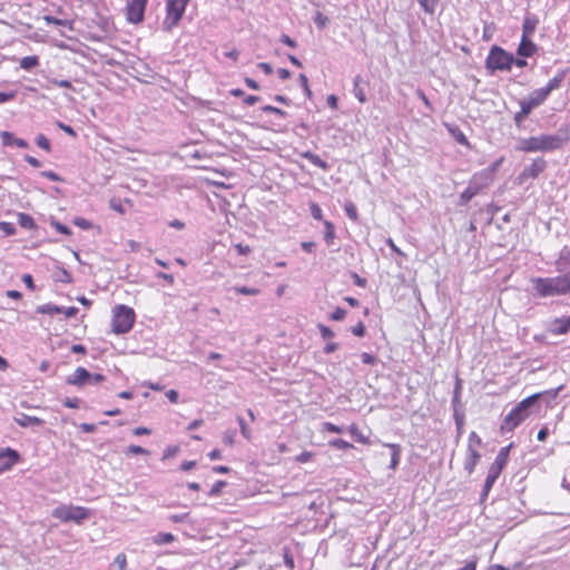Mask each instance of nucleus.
<instances>
[{
	"mask_svg": "<svg viewBox=\"0 0 570 570\" xmlns=\"http://www.w3.org/2000/svg\"><path fill=\"white\" fill-rule=\"evenodd\" d=\"M569 140V126H561L553 135L543 134L528 138H519L514 149L522 153H550L561 149Z\"/></svg>",
	"mask_w": 570,
	"mask_h": 570,
	"instance_id": "f257e3e1",
	"label": "nucleus"
},
{
	"mask_svg": "<svg viewBox=\"0 0 570 570\" xmlns=\"http://www.w3.org/2000/svg\"><path fill=\"white\" fill-rule=\"evenodd\" d=\"M533 296L540 298L570 294V271L554 277H532Z\"/></svg>",
	"mask_w": 570,
	"mask_h": 570,
	"instance_id": "f03ea898",
	"label": "nucleus"
},
{
	"mask_svg": "<svg viewBox=\"0 0 570 570\" xmlns=\"http://www.w3.org/2000/svg\"><path fill=\"white\" fill-rule=\"evenodd\" d=\"M535 405V396H528L519 402L503 419L501 431L512 432L518 428L530 414V409Z\"/></svg>",
	"mask_w": 570,
	"mask_h": 570,
	"instance_id": "7ed1b4c3",
	"label": "nucleus"
},
{
	"mask_svg": "<svg viewBox=\"0 0 570 570\" xmlns=\"http://www.w3.org/2000/svg\"><path fill=\"white\" fill-rule=\"evenodd\" d=\"M51 515L61 522H75L81 524L85 520L91 517V511L88 508L72 504H59L56 507Z\"/></svg>",
	"mask_w": 570,
	"mask_h": 570,
	"instance_id": "20e7f679",
	"label": "nucleus"
},
{
	"mask_svg": "<svg viewBox=\"0 0 570 570\" xmlns=\"http://www.w3.org/2000/svg\"><path fill=\"white\" fill-rule=\"evenodd\" d=\"M135 312L126 305H117L112 309V331L116 334L128 333L135 323Z\"/></svg>",
	"mask_w": 570,
	"mask_h": 570,
	"instance_id": "39448f33",
	"label": "nucleus"
},
{
	"mask_svg": "<svg viewBox=\"0 0 570 570\" xmlns=\"http://www.w3.org/2000/svg\"><path fill=\"white\" fill-rule=\"evenodd\" d=\"M189 0H166V16L163 20V30L170 32L179 24Z\"/></svg>",
	"mask_w": 570,
	"mask_h": 570,
	"instance_id": "423d86ee",
	"label": "nucleus"
},
{
	"mask_svg": "<svg viewBox=\"0 0 570 570\" xmlns=\"http://www.w3.org/2000/svg\"><path fill=\"white\" fill-rule=\"evenodd\" d=\"M514 62L513 55L499 46H493L485 60V66L491 71H509Z\"/></svg>",
	"mask_w": 570,
	"mask_h": 570,
	"instance_id": "0eeeda50",
	"label": "nucleus"
},
{
	"mask_svg": "<svg viewBox=\"0 0 570 570\" xmlns=\"http://www.w3.org/2000/svg\"><path fill=\"white\" fill-rule=\"evenodd\" d=\"M509 450H510V445L505 446V448H502L499 451V453H498L494 462L490 466L488 475L485 478L484 485H483V491H482V497H487L488 495L489 491L491 490V488L493 487L494 482L499 478L503 466L507 463Z\"/></svg>",
	"mask_w": 570,
	"mask_h": 570,
	"instance_id": "6e6552de",
	"label": "nucleus"
},
{
	"mask_svg": "<svg viewBox=\"0 0 570 570\" xmlns=\"http://www.w3.org/2000/svg\"><path fill=\"white\" fill-rule=\"evenodd\" d=\"M148 0H128L127 19L131 23H139L144 20V13Z\"/></svg>",
	"mask_w": 570,
	"mask_h": 570,
	"instance_id": "1a4fd4ad",
	"label": "nucleus"
},
{
	"mask_svg": "<svg viewBox=\"0 0 570 570\" xmlns=\"http://www.w3.org/2000/svg\"><path fill=\"white\" fill-rule=\"evenodd\" d=\"M547 96L540 89H535L529 94V96L520 100V107H523L529 114L537 107L541 106L546 100Z\"/></svg>",
	"mask_w": 570,
	"mask_h": 570,
	"instance_id": "9d476101",
	"label": "nucleus"
},
{
	"mask_svg": "<svg viewBox=\"0 0 570 570\" xmlns=\"http://www.w3.org/2000/svg\"><path fill=\"white\" fill-rule=\"evenodd\" d=\"M92 374L89 373L85 367H77L73 374L69 375L66 382L73 386H85L92 383Z\"/></svg>",
	"mask_w": 570,
	"mask_h": 570,
	"instance_id": "9b49d317",
	"label": "nucleus"
},
{
	"mask_svg": "<svg viewBox=\"0 0 570 570\" xmlns=\"http://www.w3.org/2000/svg\"><path fill=\"white\" fill-rule=\"evenodd\" d=\"M19 453L13 449H0V474L10 470L19 461Z\"/></svg>",
	"mask_w": 570,
	"mask_h": 570,
	"instance_id": "f8f14e48",
	"label": "nucleus"
},
{
	"mask_svg": "<svg viewBox=\"0 0 570 570\" xmlns=\"http://www.w3.org/2000/svg\"><path fill=\"white\" fill-rule=\"evenodd\" d=\"M547 168V161L542 157L532 160L531 165L524 167L521 173L522 178H537Z\"/></svg>",
	"mask_w": 570,
	"mask_h": 570,
	"instance_id": "ddd939ff",
	"label": "nucleus"
},
{
	"mask_svg": "<svg viewBox=\"0 0 570 570\" xmlns=\"http://www.w3.org/2000/svg\"><path fill=\"white\" fill-rule=\"evenodd\" d=\"M570 331V316L554 318L549 324V332L553 335H563Z\"/></svg>",
	"mask_w": 570,
	"mask_h": 570,
	"instance_id": "4468645a",
	"label": "nucleus"
},
{
	"mask_svg": "<svg viewBox=\"0 0 570 570\" xmlns=\"http://www.w3.org/2000/svg\"><path fill=\"white\" fill-rule=\"evenodd\" d=\"M562 389L563 385H560L552 390H547L540 393L532 394L531 396H535V404L538 402H544L547 406H552Z\"/></svg>",
	"mask_w": 570,
	"mask_h": 570,
	"instance_id": "2eb2a0df",
	"label": "nucleus"
},
{
	"mask_svg": "<svg viewBox=\"0 0 570 570\" xmlns=\"http://www.w3.org/2000/svg\"><path fill=\"white\" fill-rule=\"evenodd\" d=\"M493 181V177L490 176V174L485 170V169H482L478 173H475L470 183L480 191L482 190L483 188L490 186V184Z\"/></svg>",
	"mask_w": 570,
	"mask_h": 570,
	"instance_id": "dca6fc26",
	"label": "nucleus"
},
{
	"mask_svg": "<svg viewBox=\"0 0 570 570\" xmlns=\"http://www.w3.org/2000/svg\"><path fill=\"white\" fill-rule=\"evenodd\" d=\"M13 421L21 428L40 426L45 421L37 416H31L24 413H19L13 417Z\"/></svg>",
	"mask_w": 570,
	"mask_h": 570,
	"instance_id": "f3484780",
	"label": "nucleus"
},
{
	"mask_svg": "<svg viewBox=\"0 0 570 570\" xmlns=\"http://www.w3.org/2000/svg\"><path fill=\"white\" fill-rule=\"evenodd\" d=\"M567 76V70H560L552 79L549 80L546 87L539 88L547 97L553 91L561 87L564 78Z\"/></svg>",
	"mask_w": 570,
	"mask_h": 570,
	"instance_id": "a211bd4d",
	"label": "nucleus"
},
{
	"mask_svg": "<svg viewBox=\"0 0 570 570\" xmlns=\"http://www.w3.org/2000/svg\"><path fill=\"white\" fill-rule=\"evenodd\" d=\"M1 138H2V144L4 146H10V147L16 146L18 148H23V149L29 147V144L27 140L17 138L13 134H11L9 131H2Z\"/></svg>",
	"mask_w": 570,
	"mask_h": 570,
	"instance_id": "6ab92c4d",
	"label": "nucleus"
},
{
	"mask_svg": "<svg viewBox=\"0 0 570 570\" xmlns=\"http://www.w3.org/2000/svg\"><path fill=\"white\" fill-rule=\"evenodd\" d=\"M535 51L537 46L528 37H522L517 53L521 57H531Z\"/></svg>",
	"mask_w": 570,
	"mask_h": 570,
	"instance_id": "aec40b11",
	"label": "nucleus"
},
{
	"mask_svg": "<svg viewBox=\"0 0 570 570\" xmlns=\"http://www.w3.org/2000/svg\"><path fill=\"white\" fill-rule=\"evenodd\" d=\"M480 459L481 454L479 453L478 449H468V454L464 461V469L469 474L474 471V468Z\"/></svg>",
	"mask_w": 570,
	"mask_h": 570,
	"instance_id": "412c9836",
	"label": "nucleus"
},
{
	"mask_svg": "<svg viewBox=\"0 0 570 570\" xmlns=\"http://www.w3.org/2000/svg\"><path fill=\"white\" fill-rule=\"evenodd\" d=\"M570 266V249L564 247L556 262V269L559 273L564 272Z\"/></svg>",
	"mask_w": 570,
	"mask_h": 570,
	"instance_id": "4be33fe9",
	"label": "nucleus"
},
{
	"mask_svg": "<svg viewBox=\"0 0 570 570\" xmlns=\"http://www.w3.org/2000/svg\"><path fill=\"white\" fill-rule=\"evenodd\" d=\"M446 128L458 144L470 147V142H469L466 136L463 134V131L458 126L448 125Z\"/></svg>",
	"mask_w": 570,
	"mask_h": 570,
	"instance_id": "5701e85b",
	"label": "nucleus"
},
{
	"mask_svg": "<svg viewBox=\"0 0 570 570\" xmlns=\"http://www.w3.org/2000/svg\"><path fill=\"white\" fill-rule=\"evenodd\" d=\"M301 156L305 159H307L311 164H313L314 166L323 169V170H327L328 169V165L326 161H324L318 155L312 153V151H304L301 154Z\"/></svg>",
	"mask_w": 570,
	"mask_h": 570,
	"instance_id": "b1692460",
	"label": "nucleus"
},
{
	"mask_svg": "<svg viewBox=\"0 0 570 570\" xmlns=\"http://www.w3.org/2000/svg\"><path fill=\"white\" fill-rule=\"evenodd\" d=\"M385 446L389 448L391 451L390 469L395 470L400 463L401 446L399 444H393V443L385 444Z\"/></svg>",
	"mask_w": 570,
	"mask_h": 570,
	"instance_id": "393cba45",
	"label": "nucleus"
},
{
	"mask_svg": "<svg viewBox=\"0 0 570 570\" xmlns=\"http://www.w3.org/2000/svg\"><path fill=\"white\" fill-rule=\"evenodd\" d=\"M363 82V79L361 76H356L353 80V94L356 97V99L364 104L366 102V95L364 88L361 87V83Z\"/></svg>",
	"mask_w": 570,
	"mask_h": 570,
	"instance_id": "a878e982",
	"label": "nucleus"
},
{
	"mask_svg": "<svg viewBox=\"0 0 570 570\" xmlns=\"http://www.w3.org/2000/svg\"><path fill=\"white\" fill-rule=\"evenodd\" d=\"M19 65L20 68L29 71L39 65V59L37 56H27L20 59Z\"/></svg>",
	"mask_w": 570,
	"mask_h": 570,
	"instance_id": "bb28decb",
	"label": "nucleus"
},
{
	"mask_svg": "<svg viewBox=\"0 0 570 570\" xmlns=\"http://www.w3.org/2000/svg\"><path fill=\"white\" fill-rule=\"evenodd\" d=\"M538 20L535 18L527 17L522 26V37H528L533 33Z\"/></svg>",
	"mask_w": 570,
	"mask_h": 570,
	"instance_id": "cd10ccee",
	"label": "nucleus"
},
{
	"mask_svg": "<svg viewBox=\"0 0 570 570\" xmlns=\"http://www.w3.org/2000/svg\"><path fill=\"white\" fill-rule=\"evenodd\" d=\"M478 194L479 190L471 183H469V186L460 195L461 204H468Z\"/></svg>",
	"mask_w": 570,
	"mask_h": 570,
	"instance_id": "c85d7f7f",
	"label": "nucleus"
},
{
	"mask_svg": "<svg viewBox=\"0 0 570 570\" xmlns=\"http://www.w3.org/2000/svg\"><path fill=\"white\" fill-rule=\"evenodd\" d=\"M61 312H62V307L57 306L51 303L43 304V305H40L37 307V313H40V314L53 315V314H60Z\"/></svg>",
	"mask_w": 570,
	"mask_h": 570,
	"instance_id": "c756f323",
	"label": "nucleus"
},
{
	"mask_svg": "<svg viewBox=\"0 0 570 570\" xmlns=\"http://www.w3.org/2000/svg\"><path fill=\"white\" fill-rule=\"evenodd\" d=\"M425 13L434 14L440 0H417Z\"/></svg>",
	"mask_w": 570,
	"mask_h": 570,
	"instance_id": "7c9ffc66",
	"label": "nucleus"
},
{
	"mask_svg": "<svg viewBox=\"0 0 570 570\" xmlns=\"http://www.w3.org/2000/svg\"><path fill=\"white\" fill-rule=\"evenodd\" d=\"M18 223L22 228L26 229H32L36 226L33 218L24 213L18 214Z\"/></svg>",
	"mask_w": 570,
	"mask_h": 570,
	"instance_id": "2f4dec72",
	"label": "nucleus"
},
{
	"mask_svg": "<svg viewBox=\"0 0 570 570\" xmlns=\"http://www.w3.org/2000/svg\"><path fill=\"white\" fill-rule=\"evenodd\" d=\"M324 227H325L324 239L327 243V245H331V244H333V240L335 238V227L328 220L324 222Z\"/></svg>",
	"mask_w": 570,
	"mask_h": 570,
	"instance_id": "473e14b6",
	"label": "nucleus"
},
{
	"mask_svg": "<svg viewBox=\"0 0 570 570\" xmlns=\"http://www.w3.org/2000/svg\"><path fill=\"white\" fill-rule=\"evenodd\" d=\"M344 210L346 213V216L353 220L356 222L358 218L356 206L352 202H346L344 205Z\"/></svg>",
	"mask_w": 570,
	"mask_h": 570,
	"instance_id": "72a5a7b5",
	"label": "nucleus"
},
{
	"mask_svg": "<svg viewBox=\"0 0 570 570\" xmlns=\"http://www.w3.org/2000/svg\"><path fill=\"white\" fill-rule=\"evenodd\" d=\"M175 540V537L169 532H161L155 537V543L167 544Z\"/></svg>",
	"mask_w": 570,
	"mask_h": 570,
	"instance_id": "f704fd0d",
	"label": "nucleus"
},
{
	"mask_svg": "<svg viewBox=\"0 0 570 570\" xmlns=\"http://www.w3.org/2000/svg\"><path fill=\"white\" fill-rule=\"evenodd\" d=\"M236 293L238 294H242V295H249V296H255V295H258L259 294V289L258 288H255V287H247V286H235L233 288Z\"/></svg>",
	"mask_w": 570,
	"mask_h": 570,
	"instance_id": "c9c22d12",
	"label": "nucleus"
},
{
	"mask_svg": "<svg viewBox=\"0 0 570 570\" xmlns=\"http://www.w3.org/2000/svg\"><path fill=\"white\" fill-rule=\"evenodd\" d=\"M328 444L332 446V448H335L337 450H347V449H351L353 448V445L351 443H348L347 441L343 440V439H334V440H331L328 442Z\"/></svg>",
	"mask_w": 570,
	"mask_h": 570,
	"instance_id": "e433bc0d",
	"label": "nucleus"
},
{
	"mask_svg": "<svg viewBox=\"0 0 570 570\" xmlns=\"http://www.w3.org/2000/svg\"><path fill=\"white\" fill-rule=\"evenodd\" d=\"M36 144L39 148L46 150V151H50L51 150V146H50V141L49 139L42 135V134H39L37 137H36Z\"/></svg>",
	"mask_w": 570,
	"mask_h": 570,
	"instance_id": "4c0bfd02",
	"label": "nucleus"
},
{
	"mask_svg": "<svg viewBox=\"0 0 570 570\" xmlns=\"http://www.w3.org/2000/svg\"><path fill=\"white\" fill-rule=\"evenodd\" d=\"M481 445V438L472 431L468 440V449H478Z\"/></svg>",
	"mask_w": 570,
	"mask_h": 570,
	"instance_id": "58836bf2",
	"label": "nucleus"
},
{
	"mask_svg": "<svg viewBox=\"0 0 570 570\" xmlns=\"http://www.w3.org/2000/svg\"><path fill=\"white\" fill-rule=\"evenodd\" d=\"M225 487H226V482H225V481H222V480L216 481V482L213 484V487H212V489H210V491H209V493H208V494H209V497H218V495L220 494L222 490H223Z\"/></svg>",
	"mask_w": 570,
	"mask_h": 570,
	"instance_id": "ea45409f",
	"label": "nucleus"
},
{
	"mask_svg": "<svg viewBox=\"0 0 570 570\" xmlns=\"http://www.w3.org/2000/svg\"><path fill=\"white\" fill-rule=\"evenodd\" d=\"M529 115L530 114L523 109V107H520V111H518L513 117L514 124L520 127Z\"/></svg>",
	"mask_w": 570,
	"mask_h": 570,
	"instance_id": "a19ab883",
	"label": "nucleus"
},
{
	"mask_svg": "<svg viewBox=\"0 0 570 570\" xmlns=\"http://www.w3.org/2000/svg\"><path fill=\"white\" fill-rule=\"evenodd\" d=\"M262 110L267 114H275L283 118L287 116L286 111H284L283 109H279L277 107L271 106V105H266V106L262 107Z\"/></svg>",
	"mask_w": 570,
	"mask_h": 570,
	"instance_id": "79ce46f5",
	"label": "nucleus"
},
{
	"mask_svg": "<svg viewBox=\"0 0 570 570\" xmlns=\"http://www.w3.org/2000/svg\"><path fill=\"white\" fill-rule=\"evenodd\" d=\"M309 210H311V215L314 219H316V220L323 219V212L316 203H311Z\"/></svg>",
	"mask_w": 570,
	"mask_h": 570,
	"instance_id": "37998d69",
	"label": "nucleus"
},
{
	"mask_svg": "<svg viewBox=\"0 0 570 570\" xmlns=\"http://www.w3.org/2000/svg\"><path fill=\"white\" fill-rule=\"evenodd\" d=\"M0 229L8 236L16 234L14 225L9 222H0Z\"/></svg>",
	"mask_w": 570,
	"mask_h": 570,
	"instance_id": "c03bdc74",
	"label": "nucleus"
},
{
	"mask_svg": "<svg viewBox=\"0 0 570 570\" xmlns=\"http://www.w3.org/2000/svg\"><path fill=\"white\" fill-rule=\"evenodd\" d=\"M350 433L356 438V441L366 444L368 443L367 438L363 436L360 432L356 425L352 424L348 429Z\"/></svg>",
	"mask_w": 570,
	"mask_h": 570,
	"instance_id": "a18cd8bd",
	"label": "nucleus"
},
{
	"mask_svg": "<svg viewBox=\"0 0 570 570\" xmlns=\"http://www.w3.org/2000/svg\"><path fill=\"white\" fill-rule=\"evenodd\" d=\"M237 421H238V424H239V428H240L242 435L245 439L250 440V430H249L248 425L245 423L244 419L238 416Z\"/></svg>",
	"mask_w": 570,
	"mask_h": 570,
	"instance_id": "49530a36",
	"label": "nucleus"
},
{
	"mask_svg": "<svg viewBox=\"0 0 570 570\" xmlns=\"http://www.w3.org/2000/svg\"><path fill=\"white\" fill-rule=\"evenodd\" d=\"M236 438V431L235 430H228L223 435V442L226 445H233Z\"/></svg>",
	"mask_w": 570,
	"mask_h": 570,
	"instance_id": "de8ad7c7",
	"label": "nucleus"
},
{
	"mask_svg": "<svg viewBox=\"0 0 570 570\" xmlns=\"http://www.w3.org/2000/svg\"><path fill=\"white\" fill-rule=\"evenodd\" d=\"M323 431L331 432V433H342L343 429L338 425H335L331 422H324L322 424Z\"/></svg>",
	"mask_w": 570,
	"mask_h": 570,
	"instance_id": "09e8293b",
	"label": "nucleus"
},
{
	"mask_svg": "<svg viewBox=\"0 0 570 570\" xmlns=\"http://www.w3.org/2000/svg\"><path fill=\"white\" fill-rule=\"evenodd\" d=\"M346 316V311L341 307H336L330 315L332 321H342Z\"/></svg>",
	"mask_w": 570,
	"mask_h": 570,
	"instance_id": "8fccbe9b",
	"label": "nucleus"
},
{
	"mask_svg": "<svg viewBox=\"0 0 570 570\" xmlns=\"http://www.w3.org/2000/svg\"><path fill=\"white\" fill-rule=\"evenodd\" d=\"M73 224L78 227H80L81 229H90L92 227V224L91 222L87 220L86 218H82V217H76L73 219Z\"/></svg>",
	"mask_w": 570,
	"mask_h": 570,
	"instance_id": "3c124183",
	"label": "nucleus"
},
{
	"mask_svg": "<svg viewBox=\"0 0 570 570\" xmlns=\"http://www.w3.org/2000/svg\"><path fill=\"white\" fill-rule=\"evenodd\" d=\"M63 405L68 409H78L80 405V400L77 397H67L63 401Z\"/></svg>",
	"mask_w": 570,
	"mask_h": 570,
	"instance_id": "603ef678",
	"label": "nucleus"
},
{
	"mask_svg": "<svg viewBox=\"0 0 570 570\" xmlns=\"http://www.w3.org/2000/svg\"><path fill=\"white\" fill-rule=\"evenodd\" d=\"M114 562H115V564L118 566L119 570H125V568L127 566L126 556L124 553L117 554Z\"/></svg>",
	"mask_w": 570,
	"mask_h": 570,
	"instance_id": "864d4df0",
	"label": "nucleus"
},
{
	"mask_svg": "<svg viewBox=\"0 0 570 570\" xmlns=\"http://www.w3.org/2000/svg\"><path fill=\"white\" fill-rule=\"evenodd\" d=\"M46 20L49 23H53V24H57V26H66V27L71 28V22L68 21V20H61V19L55 18V17H46Z\"/></svg>",
	"mask_w": 570,
	"mask_h": 570,
	"instance_id": "5fc2aeb1",
	"label": "nucleus"
},
{
	"mask_svg": "<svg viewBox=\"0 0 570 570\" xmlns=\"http://www.w3.org/2000/svg\"><path fill=\"white\" fill-rule=\"evenodd\" d=\"M502 161H503V158H500L499 160L494 161L493 164H491L489 167H487L484 169L490 174V176H492L494 178V174L498 171Z\"/></svg>",
	"mask_w": 570,
	"mask_h": 570,
	"instance_id": "6e6d98bb",
	"label": "nucleus"
},
{
	"mask_svg": "<svg viewBox=\"0 0 570 570\" xmlns=\"http://www.w3.org/2000/svg\"><path fill=\"white\" fill-rule=\"evenodd\" d=\"M361 360L364 364H368V365H374L376 363V357L370 353H362L361 354Z\"/></svg>",
	"mask_w": 570,
	"mask_h": 570,
	"instance_id": "4d7b16f0",
	"label": "nucleus"
},
{
	"mask_svg": "<svg viewBox=\"0 0 570 570\" xmlns=\"http://www.w3.org/2000/svg\"><path fill=\"white\" fill-rule=\"evenodd\" d=\"M318 328L324 340L332 338L334 336V332L330 327L321 324L318 325Z\"/></svg>",
	"mask_w": 570,
	"mask_h": 570,
	"instance_id": "13d9d810",
	"label": "nucleus"
},
{
	"mask_svg": "<svg viewBox=\"0 0 570 570\" xmlns=\"http://www.w3.org/2000/svg\"><path fill=\"white\" fill-rule=\"evenodd\" d=\"M127 452L131 453V454H135V455L148 454V451L146 449H144L142 446H140V445H130V446H128Z\"/></svg>",
	"mask_w": 570,
	"mask_h": 570,
	"instance_id": "bf43d9fd",
	"label": "nucleus"
},
{
	"mask_svg": "<svg viewBox=\"0 0 570 570\" xmlns=\"http://www.w3.org/2000/svg\"><path fill=\"white\" fill-rule=\"evenodd\" d=\"M352 333L355 336L362 337L365 334V326L362 322H358L354 327H352Z\"/></svg>",
	"mask_w": 570,
	"mask_h": 570,
	"instance_id": "052dcab7",
	"label": "nucleus"
},
{
	"mask_svg": "<svg viewBox=\"0 0 570 570\" xmlns=\"http://www.w3.org/2000/svg\"><path fill=\"white\" fill-rule=\"evenodd\" d=\"M57 126H58L61 130H63L66 134H68L69 136H71V137H76V136H77V134H76V131L73 130V128H72V127H70L69 125H66V124H63V122H61V121H58V122H57Z\"/></svg>",
	"mask_w": 570,
	"mask_h": 570,
	"instance_id": "680f3d73",
	"label": "nucleus"
},
{
	"mask_svg": "<svg viewBox=\"0 0 570 570\" xmlns=\"http://www.w3.org/2000/svg\"><path fill=\"white\" fill-rule=\"evenodd\" d=\"M52 85L60 87V88H72V83L69 80L66 79H51L50 80Z\"/></svg>",
	"mask_w": 570,
	"mask_h": 570,
	"instance_id": "e2e57ef3",
	"label": "nucleus"
},
{
	"mask_svg": "<svg viewBox=\"0 0 570 570\" xmlns=\"http://www.w3.org/2000/svg\"><path fill=\"white\" fill-rule=\"evenodd\" d=\"M67 318H71L73 316L77 315L78 313V308L75 307V306H70V307H62V312H61Z\"/></svg>",
	"mask_w": 570,
	"mask_h": 570,
	"instance_id": "0e129e2a",
	"label": "nucleus"
},
{
	"mask_svg": "<svg viewBox=\"0 0 570 570\" xmlns=\"http://www.w3.org/2000/svg\"><path fill=\"white\" fill-rule=\"evenodd\" d=\"M57 232H59L60 234H63V235H70L71 234V230L68 226L61 224V223H55L53 224Z\"/></svg>",
	"mask_w": 570,
	"mask_h": 570,
	"instance_id": "69168bd1",
	"label": "nucleus"
},
{
	"mask_svg": "<svg viewBox=\"0 0 570 570\" xmlns=\"http://www.w3.org/2000/svg\"><path fill=\"white\" fill-rule=\"evenodd\" d=\"M562 487L570 492V466L566 469L562 479Z\"/></svg>",
	"mask_w": 570,
	"mask_h": 570,
	"instance_id": "338daca9",
	"label": "nucleus"
},
{
	"mask_svg": "<svg viewBox=\"0 0 570 570\" xmlns=\"http://www.w3.org/2000/svg\"><path fill=\"white\" fill-rule=\"evenodd\" d=\"M314 22L318 28H323L327 22V18L318 12L314 18Z\"/></svg>",
	"mask_w": 570,
	"mask_h": 570,
	"instance_id": "774afa93",
	"label": "nucleus"
}]
</instances>
